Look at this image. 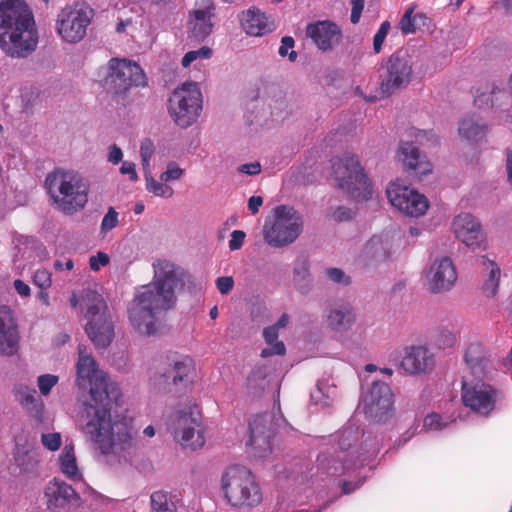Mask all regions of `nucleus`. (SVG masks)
Wrapping results in <instances>:
<instances>
[{
  "label": "nucleus",
  "mask_w": 512,
  "mask_h": 512,
  "mask_svg": "<svg viewBox=\"0 0 512 512\" xmlns=\"http://www.w3.org/2000/svg\"><path fill=\"white\" fill-rule=\"evenodd\" d=\"M76 384L89 389L90 401L83 403L78 414V425L86 441L93 447L97 459L113 466L127 460V455L137 446L136 431L127 422L113 418L112 402L120 395L116 383L98 365L83 345L78 346Z\"/></svg>",
  "instance_id": "nucleus-1"
},
{
  "label": "nucleus",
  "mask_w": 512,
  "mask_h": 512,
  "mask_svg": "<svg viewBox=\"0 0 512 512\" xmlns=\"http://www.w3.org/2000/svg\"><path fill=\"white\" fill-rule=\"evenodd\" d=\"M152 268V281L135 291L128 306L131 326L145 336L159 332L163 315L176 305L177 293L195 287L193 276L169 260L157 259Z\"/></svg>",
  "instance_id": "nucleus-2"
},
{
  "label": "nucleus",
  "mask_w": 512,
  "mask_h": 512,
  "mask_svg": "<svg viewBox=\"0 0 512 512\" xmlns=\"http://www.w3.org/2000/svg\"><path fill=\"white\" fill-rule=\"evenodd\" d=\"M34 14L24 0L0 1V48L9 57L25 58L38 45Z\"/></svg>",
  "instance_id": "nucleus-3"
},
{
  "label": "nucleus",
  "mask_w": 512,
  "mask_h": 512,
  "mask_svg": "<svg viewBox=\"0 0 512 512\" xmlns=\"http://www.w3.org/2000/svg\"><path fill=\"white\" fill-rule=\"evenodd\" d=\"M433 73L430 60L415 49H399L391 54L380 73V92L390 96L406 88L414 78Z\"/></svg>",
  "instance_id": "nucleus-4"
},
{
  "label": "nucleus",
  "mask_w": 512,
  "mask_h": 512,
  "mask_svg": "<svg viewBox=\"0 0 512 512\" xmlns=\"http://www.w3.org/2000/svg\"><path fill=\"white\" fill-rule=\"evenodd\" d=\"M45 188L53 205L67 215L81 210L88 201L86 183L72 170L54 169L45 178Z\"/></svg>",
  "instance_id": "nucleus-5"
},
{
  "label": "nucleus",
  "mask_w": 512,
  "mask_h": 512,
  "mask_svg": "<svg viewBox=\"0 0 512 512\" xmlns=\"http://www.w3.org/2000/svg\"><path fill=\"white\" fill-rule=\"evenodd\" d=\"M227 502L235 508H253L262 502V491L254 474L246 467L233 465L221 478Z\"/></svg>",
  "instance_id": "nucleus-6"
},
{
  "label": "nucleus",
  "mask_w": 512,
  "mask_h": 512,
  "mask_svg": "<svg viewBox=\"0 0 512 512\" xmlns=\"http://www.w3.org/2000/svg\"><path fill=\"white\" fill-rule=\"evenodd\" d=\"M85 307V332L96 348L103 349L114 338L111 313L103 296L93 290H85L82 296Z\"/></svg>",
  "instance_id": "nucleus-7"
},
{
  "label": "nucleus",
  "mask_w": 512,
  "mask_h": 512,
  "mask_svg": "<svg viewBox=\"0 0 512 512\" xmlns=\"http://www.w3.org/2000/svg\"><path fill=\"white\" fill-rule=\"evenodd\" d=\"M303 217L291 206L280 205L274 209L272 220H266L262 229L265 242L273 248H283L294 243L303 231Z\"/></svg>",
  "instance_id": "nucleus-8"
},
{
  "label": "nucleus",
  "mask_w": 512,
  "mask_h": 512,
  "mask_svg": "<svg viewBox=\"0 0 512 512\" xmlns=\"http://www.w3.org/2000/svg\"><path fill=\"white\" fill-rule=\"evenodd\" d=\"M361 437H363L361 430L354 426H348L340 432L338 439L339 450L333 459V465L329 467L332 475L362 466L366 455L374 454L378 451L376 444L372 445L367 441L359 444Z\"/></svg>",
  "instance_id": "nucleus-9"
},
{
  "label": "nucleus",
  "mask_w": 512,
  "mask_h": 512,
  "mask_svg": "<svg viewBox=\"0 0 512 512\" xmlns=\"http://www.w3.org/2000/svg\"><path fill=\"white\" fill-rule=\"evenodd\" d=\"M333 176L337 186L357 201L367 200L371 187L356 156L345 154L332 162Z\"/></svg>",
  "instance_id": "nucleus-10"
},
{
  "label": "nucleus",
  "mask_w": 512,
  "mask_h": 512,
  "mask_svg": "<svg viewBox=\"0 0 512 512\" xmlns=\"http://www.w3.org/2000/svg\"><path fill=\"white\" fill-rule=\"evenodd\" d=\"M174 439L185 448L193 450L205 444L204 427L196 407H183L172 413L167 422Z\"/></svg>",
  "instance_id": "nucleus-11"
},
{
  "label": "nucleus",
  "mask_w": 512,
  "mask_h": 512,
  "mask_svg": "<svg viewBox=\"0 0 512 512\" xmlns=\"http://www.w3.org/2000/svg\"><path fill=\"white\" fill-rule=\"evenodd\" d=\"M93 17L94 10L88 4L75 1L59 11L56 30L64 41L78 43L86 36Z\"/></svg>",
  "instance_id": "nucleus-12"
},
{
  "label": "nucleus",
  "mask_w": 512,
  "mask_h": 512,
  "mask_svg": "<svg viewBox=\"0 0 512 512\" xmlns=\"http://www.w3.org/2000/svg\"><path fill=\"white\" fill-rule=\"evenodd\" d=\"M202 110V94L195 82H186L175 89L169 99V113L181 128L196 122Z\"/></svg>",
  "instance_id": "nucleus-13"
},
{
  "label": "nucleus",
  "mask_w": 512,
  "mask_h": 512,
  "mask_svg": "<svg viewBox=\"0 0 512 512\" xmlns=\"http://www.w3.org/2000/svg\"><path fill=\"white\" fill-rule=\"evenodd\" d=\"M109 74L106 78L108 89L116 95H125L132 87H145L147 78L143 69L136 63L113 58L109 61Z\"/></svg>",
  "instance_id": "nucleus-14"
},
{
  "label": "nucleus",
  "mask_w": 512,
  "mask_h": 512,
  "mask_svg": "<svg viewBox=\"0 0 512 512\" xmlns=\"http://www.w3.org/2000/svg\"><path fill=\"white\" fill-rule=\"evenodd\" d=\"M390 203L400 212L419 217L425 214L429 204L427 198L399 181L391 182L386 189Z\"/></svg>",
  "instance_id": "nucleus-15"
},
{
  "label": "nucleus",
  "mask_w": 512,
  "mask_h": 512,
  "mask_svg": "<svg viewBox=\"0 0 512 512\" xmlns=\"http://www.w3.org/2000/svg\"><path fill=\"white\" fill-rule=\"evenodd\" d=\"M456 267L448 256H437L427 266L424 279L428 290L433 294L450 291L457 281Z\"/></svg>",
  "instance_id": "nucleus-16"
},
{
  "label": "nucleus",
  "mask_w": 512,
  "mask_h": 512,
  "mask_svg": "<svg viewBox=\"0 0 512 512\" xmlns=\"http://www.w3.org/2000/svg\"><path fill=\"white\" fill-rule=\"evenodd\" d=\"M365 415L376 422L390 417L393 407V393L390 387L381 381H374L362 397Z\"/></svg>",
  "instance_id": "nucleus-17"
},
{
  "label": "nucleus",
  "mask_w": 512,
  "mask_h": 512,
  "mask_svg": "<svg viewBox=\"0 0 512 512\" xmlns=\"http://www.w3.org/2000/svg\"><path fill=\"white\" fill-rule=\"evenodd\" d=\"M44 497L51 512H74L80 506V496L61 479L54 478L45 487Z\"/></svg>",
  "instance_id": "nucleus-18"
},
{
  "label": "nucleus",
  "mask_w": 512,
  "mask_h": 512,
  "mask_svg": "<svg viewBox=\"0 0 512 512\" xmlns=\"http://www.w3.org/2000/svg\"><path fill=\"white\" fill-rule=\"evenodd\" d=\"M462 389V399L466 407L482 416H486L493 411L497 391L492 386L484 382L474 384L464 382Z\"/></svg>",
  "instance_id": "nucleus-19"
},
{
  "label": "nucleus",
  "mask_w": 512,
  "mask_h": 512,
  "mask_svg": "<svg viewBox=\"0 0 512 512\" xmlns=\"http://www.w3.org/2000/svg\"><path fill=\"white\" fill-rule=\"evenodd\" d=\"M39 454L35 443L25 434L15 438L13 460L10 466L13 475H32L37 472Z\"/></svg>",
  "instance_id": "nucleus-20"
},
{
  "label": "nucleus",
  "mask_w": 512,
  "mask_h": 512,
  "mask_svg": "<svg viewBox=\"0 0 512 512\" xmlns=\"http://www.w3.org/2000/svg\"><path fill=\"white\" fill-rule=\"evenodd\" d=\"M195 367L189 357H180L173 360L166 371L161 375L166 392H181L193 381Z\"/></svg>",
  "instance_id": "nucleus-21"
},
{
  "label": "nucleus",
  "mask_w": 512,
  "mask_h": 512,
  "mask_svg": "<svg viewBox=\"0 0 512 512\" xmlns=\"http://www.w3.org/2000/svg\"><path fill=\"white\" fill-rule=\"evenodd\" d=\"M250 437L247 442L254 455L266 457L271 452L272 417L268 413L254 416L249 422Z\"/></svg>",
  "instance_id": "nucleus-22"
},
{
  "label": "nucleus",
  "mask_w": 512,
  "mask_h": 512,
  "mask_svg": "<svg viewBox=\"0 0 512 512\" xmlns=\"http://www.w3.org/2000/svg\"><path fill=\"white\" fill-rule=\"evenodd\" d=\"M306 34L322 52L332 51L343 39L341 27L331 20L309 23Z\"/></svg>",
  "instance_id": "nucleus-23"
},
{
  "label": "nucleus",
  "mask_w": 512,
  "mask_h": 512,
  "mask_svg": "<svg viewBox=\"0 0 512 512\" xmlns=\"http://www.w3.org/2000/svg\"><path fill=\"white\" fill-rule=\"evenodd\" d=\"M435 363V355L428 347L413 345L404 349L400 369L408 375L426 374L433 370Z\"/></svg>",
  "instance_id": "nucleus-24"
},
{
  "label": "nucleus",
  "mask_w": 512,
  "mask_h": 512,
  "mask_svg": "<svg viewBox=\"0 0 512 512\" xmlns=\"http://www.w3.org/2000/svg\"><path fill=\"white\" fill-rule=\"evenodd\" d=\"M326 327L337 334L347 333L356 322L353 306L344 301L327 304L323 312Z\"/></svg>",
  "instance_id": "nucleus-25"
},
{
  "label": "nucleus",
  "mask_w": 512,
  "mask_h": 512,
  "mask_svg": "<svg viewBox=\"0 0 512 512\" xmlns=\"http://www.w3.org/2000/svg\"><path fill=\"white\" fill-rule=\"evenodd\" d=\"M19 342L20 334L14 311L8 305H0V355H15Z\"/></svg>",
  "instance_id": "nucleus-26"
},
{
  "label": "nucleus",
  "mask_w": 512,
  "mask_h": 512,
  "mask_svg": "<svg viewBox=\"0 0 512 512\" xmlns=\"http://www.w3.org/2000/svg\"><path fill=\"white\" fill-rule=\"evenodd\" d=\"M452 229L456 238L472 249L479 247L485 239L481 224L470 213L457 215L453 220Z\"/></svg>",
  "instance_id": "nucleus-27"
},
{
  "label": "nucleus",
  "mask_w": 512,
  "mask_h": 512,
  "mask_svg": "<svg viewBox=\"0 0 512 512\" xmlns=\"http://www.w3.org/2000/svg\"><path fill=\"white\" fill-rule=\"evenodd\" d=\"M184 174V169L177 162L170 161L167 163L165 171L160 174L159 180L152 177L150 172L145 173L146 190L157 197L170 198L173 196L174 190L168 183L180 180Z\"/></svg>",
  "instance_id": "nucleus-28"
},
{
  "label": "nucleus",
  "mask_w": 512,
  "mask_h": 512,
  "mask_svg": "<svg viewBox=\"0 0 512 512\" xmlns=\"http://www.w3.org/2000/svg\"><path fill=\"white\" fill-rule=\"evenodd\" d=\"M215 6L211 0H198L190 13V29L193 36L203 40L212 32Z\"/></svg>",
  "instance_id": "nucleus-29"
},
{
  "label": "nucleus",
  "mask_w": 512,
  "mask_h": 512,
  "mask_svg": "<svg viewBox=\"0 0 512 512\" xmlns=\"http://www.w3.org/2000/svg\"><path fill=\"white\" fill-rule=\"evenodd\" d=\"M392 255V243L388 237L374 235L365 244L360 260L364 265H372L386 261Z\"/></svg>",
  "instance_id": "nucleus-30"
},
{
  "label": "nucleus",
  "mask_w": 512,
  "mask_h": 512,
  "mask_svg": "<svg viewBox=\"0 0 512 512\" xmlns=\"http://www.w3.org/2000/svg\"><path fill=\"white\" fill-rule=\"evenodd\" d=\"M398 158L403 165L416 175H426L432 171V165L421 155L418 147L412 142L402 141L398 149Z\"/></svg>",
  "instance_id": "nucleus-31"
},
{
  "label": "nucleus",
  "mask_w": 512,
  "mask_h": 512,
  "mask_svg": "<svg viewBox=\"0 0 512 512\" xmlns=\"http://www.w3.org/2000/svg\"><path fill=\"white\" fill-rule=\"evenodd\" d=\"M243 30L251 36H262L274 30V24L259 9L252 7L240 15Z\"/></svg>",
  "instance_id": "nucleus-32"
},
{
  "label": "nucleus",
  "mask_w": 512,
  "mask_h": 512,
  "mask_svg": "<svg viewBox=\"0 0 512 512\" xmlns=\"http://www.w3.org/2000/svg\"><path fill=\"white\" fill-rule=\"evenodd\" d=\"M489 131L488 125L475 115L467 116L459 122L458 134L471 144L482 141Z\"/></svg>",
  "instance_id": "nucleus-33"
},
{
  "label": "nucleus",
  "mask_w": 512,
  "mask_h": 512,
  "mask_svg": "<svg viewBox=\"0 0 512 512\" xmlns=\"http://www.w3.org/2000/svg\"><path fill=\"white\" fill-rule=\"evenodd\" d=\"M16 397L32 417L39 421H43L44 404L37 396L35 389L20 386L16 390Z\"/></svg>",
  "instance_id": "nucleus-34"
},
{
  "label": "nucleus",
  "mask_w": 512,
  "mask_h": 512,
  "mask_svg": "<svg viewBox=\"0 0 512 512\" xmlns=\"http://www.w3.org/2000/svg\"><path fill=\"white\" fill-rule=\"evenodd\" d=\"M293 283L298 292L308 294L313 287V278L310 273V262L306 257H299L293 268Z\"/></svg>",
  "instance_id": "nucleus-35"
},
{
  "label": "nucleus",
  "mask_w": 512,
  "mask_h": 512,
  "mask_svg": "<svg viewBox=\"0 0 512 512\" xmlns=\"http://www.w3.org/2000/svg\"><path fill=\"white\" fill-rule=\"evenodd\" d=\"M59 463L61 472L70 480L77 481L82 479L72 444H66L64 446L59 455Z\"/></svg>",
  "instance_id": "nucleus-36"
},
{
  "label": "nucleus",
  "mask_w": 512,
  "mask_h": 512,
  "mask_svg": "<svg viewBox=\"0 0 512 512\" xmlns=\"http://www.w3.org/2000/svg\"><path fill=\"white\" fill-rule=\"evenodd\" d=\"M270 380L268 378L267 368L264 366L256 367L247 377L246 386L248 392L253 396H260L269 388Z\"/></svg>",
  "instance_id": "nucleus-37"
},
{
  "label": "nucleus",
  "mask_w": 512,
  "mask_h": 512,
  "mask_svg": "<svg viewBox=\"0 0 512 512\" xmlns=\"http://www.w3.org/2000/svg\"><path fill=\"white\" fill-rule=\"evenodd\" d=\"M503 95L504 91L499 86L490 84L477 91L474 103L478 108H492Z\"/></svg>",
  "instance_id": "nucleus-38"
},
{
  "label": "nucleus",
  "mask_w": 512,
  "mask_h": 512,
  "mask_svg": "<svg viewBox=\"0 0 512 512\" xmlns=\"http://www.w3.org/2000/svg\"><path fill=\"white\" fill-rule=\"evenodd\" d=\"M482 264L488 271V278L483 283L482 290L487 297H493L497 293L499 286L500 268L494 261L485 257H482Z\"/></svg>",
  "instance_id": "nucleus-39"
},
{
  "label": "nucleus",
  "mask_w": 512,
  "mask_h": 512,
  "mask_svg": "<svg viewBox=\"0 0 512 512\" xmlns=\"http://www.w3.org/2000/svg\"><path fill=\"white\" fill-rule=\"evenodd\" d=\"M464 357L475 376L482 374L486 364L483 349L479 344H471L467 348Z\"/></svg>",
  "instance_id": "nucleus-40"
},
{
  "label": "nucleus",
  "mask_w": 512,
  "mask_h": 512,
  "mask_svg": "<svg viewBox=\"0 0 512 512\" xmlns=\"http://www.w3.org/2000/svg\"><path fill=\"white\" fill-rule=\"evenodd\" d=\"M152 512H176V506L168 494L162 490L155 491L150 496Z\"/></svg>",
  "instance_id": "nucleus-41"
},
{
  "label": "nucleus",
  "mask_w": 512,
  "mask_h": 512,
  "mask_svg": "<svg viewBox=\"0 0 512 512\" xmlns=\"http://www.w3.org/2000/svg\"><path fill=\"white\" fill-rule=\"evenodd\" d=\"M212 55V50L207 47L203 46L198 50H191L188 51L182 58V66L183 67H189L192 63L201 61L204 59H209Z\"/></svg>",
  "instance_id": "nucleus-42"
},
{
  "label": "nucleus",
  "mask_w": 512,
  "mask_h": 512,
  "mask_svg": "<svg viewBox=\"0 0 512 512\" xmlns=\"http://www.w3.org/2000/svg\"><path fill=\"white\" fill-rule=\"evenodd\" d=\"M118 218L119 213L113 207H109L101 221L100 233L106 235L109 231L114 229L119 223Z\"/></svg>",
  "instance_id": "nucleus-43"
},
{
  "label": "nucleus",
  "mask_w": 512,
  "mask_h": 512,
  "mask_svg": "<svg viewBox=\"0 0 512 512\" xmlns=\"http://www.w3.org/2000/svg\"><path fill=\"white\" fill-rule=\"evenodd\" d=\"M325 276L329 281L341 286H348L351 284V277L340 268H327L325 270Z\"/></svg>",
  "instance_id": "nucleus-44"
},
{
  "label": "nucleus",
  "mask_w": 512,
  "mask_h": 512,
  "mask_svg": "<svg viewBox=\"0 0 512 512\" xmlns=\"http://www.w3.org/2000/svg\"><path fill=\"white\" fill-rule=\"evenodd\" d=\"M421 18L419 15H413L412 10H408L402 16L399 26L403 34H412L415 33L417 27V21Z\"/></svg>",
  "instance_id": "nucleus-45"
},
{
  "label": "nucleus",
  "mask_w": 512,
  "mask_h": 512,
  "mask_svg": "<svg viewBox=\"0 0 512 512\" xmlns=\"http://www.w3.org/2000/svg\"><path fill=\"white\" fill-rule=\"evenodd\" d=\"M391 25L388 21L382 22L378 31L373 37V51L375 54H379L382 51L383 43L390 31Z\"/></svg>",
  "instance_id": "nucleus-46"
},
{
  "label": "nucleus",
  "mask_w": 512,
  "mask_h": 512,
  "mask_svg": "<svg viewBox=\"0 0 512 512\" xmlns=\"http://www.w3.org/2000/svg\"><path fill=\"white\" fill-rule=\"evenodd\" d=\"M58 380V376L53 374L40 375L37 379L40 393L44 396L48 395L51 389L58 383Z\"/></svg>",
  "instance_id": "nucleus-47"
},
{
  "label": "nucleus",
  "mask_w": 512,
  "mask_h": 512,
  "mask_svg": "<svg viewBox=\"0 0 512 512\" xmlns=\"http://www.w3.org/2000/svg\"><path fill=\"white\" fill-rule=\"evenodd\" d=\"M153 153H154L153 142L149 139L143 140L140 145V156H141L143 168L146 171L145 173L149 172L148 169L150 166V160H151Z\"/></svg>",
  "instance_id": "nucleus-48"
},
{
  "label": "nucleus",
  "mask_w": 512,
  "mask_h": 512,
  "mask_svg": "<svg viewBox=\"0 0 512 512\" xmlns=\"http://www.w3.org/2000/svg\"><path fill=\"white\" fill-rule=\"evenodd\" d=\"M295 41L290 36H285L281 40V45L279 47V54L282 57L288 56L291 62H294L297 59V52L292 50L294 47Z\"/></svg>",
  "instance_id": "nucleus-49"
},
{
  "label": "nucleus",
  "mask_w": 512,
  "mask_h": 512,
  "mask_svg": "<svg viewBox=\"0 0 512 512\" xmlns=\"http://www.w3.org/2000/svg\"><path fill=\"white\" fill-rule=\"evenodd\" d=\"M41 443L43 446L50 450V451H56L60 448L62 439L60 433H43L41 435Z\"/></svg>",
  "instance_id": "nucleus-50"
},
{
  "label": "nucleus",
  "mask_w": 512,
  "mask_h": 512,
  "mask_svg": "<svg viewBox=\"0 0 512 512\" xmlns=\"http://www.w3.org/2000/svg\"><path fill=\"white\" fill-rule=\"evenodd\" d=\"M33 282L40 289H47L51 286V274L45 269H38L33 276Z\"/></svg>",
  "instance_id": "nucleus-51"
},
{
  "label": "nucleus",
  "mask_w": 512,
  "mask_h": 512,
  "mask_svg": "<svg viewBox=\"0 0 512 512\" xmlns=\"http://www.w3.org/2000/svg\"><path fill=\"white\" fill-rule=\"evenodd\" d=\"M447 426L440 415L436 413L429 414L424 419V427L428 430H440Z\"/></svg>",
  "instance_id": "nucleus-52"
},
{
  "label": "nucleus",
  "mask_w": 512,
  "mask_h": 512,
  "mask_svg": "<svg viewBox=\"0 0 512 512\" xmlns=\"http://www.w3.org/2000/svg\"><path fill=\"white\" fill-rule=\"evenodd\" d=\"M109 260L108 254L99 251L96 255L90 257L89 265L93 271H98L102 266H106Z\"/></svg>",
  "instance_id": "nucleus-53"
},
{
  "label": "nucleus",
  "mask_w": 512,
  "mask_h": 512,
  "mask_svg": "<svg viewBox=\"0 0 512 512\" xmlns=\"http://www.w3.org/2000/svg\"><path fill=\"white\" fill-rule=\"evenodd\" d=\"M270 345H271L270 347L264 348L261 351V356L263 358L273 356V355H284L285 354L286 348L282 341H276Z\"/></svg>",
  "instance_id": "nucleus-54"
},
{
  "label": "nucleus",
  "mask_w": 512,
  "mask_h": 512,
  "mask_svg": "<svg viewBox=\"0 0 512 512\" xmlns=\"http://www.w3.org/2000/svg\"><path fill=\"white\" fill-rule=\"evenodd\" d=\"M216 287L223 295L228 294L234 287V280L231 276H222L216 279Z\"/></svg>",
  "instance_id": "nucleus-55"
},
{
  "label": "nucleus",
  "mask_w": 512,
  "mask_h": 512,
  "mask_svg": "<svg viewBox=\"0 0 512 512\" xmlns=\"http://www.w3.org/2000/svg\"><path fill=\"white\" fill-rule=\"evenodd\" d=\"M410 136H414L415 142L420 145H425V142L431 140L436 141V136L433 133L425 130H416L413 128L410 130Z\"/></svg>",
  "instance_id": "nucleus-56"
},
{
  "label": "nucleus",
  "mask_w": 512,
  "mask_h": 512,
  "mask_svg": "<svg viewBox=\"0 0 512 512\" xmlns=\"http://www.w3.org/2000/svg\"><path fill=\"white\" fill-rule=\"evenodd\" d=\"M326 389V385L323 382H319L317 385V389L312 392L311 397L316 402H321V397L326 396L327 399H333L335 396V390L332 389L331 391L328 389L327 393L325 394L324 390Z\"/></svg>",
  "instance_id": "nucleus-57"
},
{
  "label": "nucleus",
  "mask_w": 512,
  "mask_h": 512,
  "mask_svg": "<svg viewBox=\"0 0 512 512\" xmlns=\"http://www.w3.org/2000/svg\"><path fill=\"white\" fill-rule=\"evenodd\" d=\"M246 234L241 230H234L229 240V248L231 251L239 250L244 243Z\"/></svg>",
  "instance_id": "nucleus-58"
},
{
  "label": "nucleus",
  "mask_w": 512,
  "mask_h": 512,
  "mask_svg": "<svg viewBox=\"0 0 512 512\" xmlns=\"http://www.w3.org/2000/svg\"><path fill=\"white\" fill-rule=\"evenodd\" d=\"M364 1L365 0H351V15L350 20L351 23L357 24L360 21L362 11L364 9Z\"/></svg>",
  "instance_id": "nucleus-59"
},
{
  "label": "nucleus",
  "mask_w": 512,
  "mask_h": 512,
  "mask_svg": "<svg viewBox=\"0 0 512 512\" xmlns=\"http://www.w3.org/2000/svg\"><path fill=\"white\" fill-rule=\"evenodd\" d=\"M238 171L250 176L257 175L261 172V165L259 162L245 163L238 167Z\"/></svg>",
  "instance_id": "nucleus-60"
},
{
  "label": "nucleus",
  "mask_w": 512,
  "mask_h": 512,
  "mask_svg": "<svg viewBox=\"0 0 512 512\" xmlns=\"http://www.w3.org/2000/svg\"><path fill=\"white\" fill-rule=\"evenodd\" d=\"M120 172L122 174L129 175L130 180L132 181H136L138 179L135 164L133 162L124 161L120 168Z\"/></svg>",
  "instance_id": "nucleus-61"
},
{
  "label": "nucleus",
  "mask_w": 512,
  "mask_h": 512,
  "mask_svg": "<svg viewBox=\"0 0 512 512\" xmlns=\"http://www.w3.org/2000/svg\"><path fill=\"white\" fill-rule=\"evenodd\" d=\"M278 331L279 329L274 325L266 327L263 331V337L267 344H272L276 342L278 339Z\"/></svg>",
  "instance_id": "nucleus-62"
},
{
  "label": "nucleus",
  "mask_w": 512,
  "mask_h": 512,
  "mask_svg": "<svg viewBox=\"0 0 512 512\" xmlns=\"http://www.w3.org/2000/svg\"><path fill=\"white\" fill-rule=\"evenodd\" d=\"M353 211L346 207H338L333 216L338 221L349 220L353 217Z\"/></svg>",
  "instance_id": "nucleus-63"
},
{
  "label": "nucleus",
  "mask_w": 512,
  "mask_h": 512,
  "mask_svg": "<svg viewBox=\"0 0 512 512\" xmlns=\"http://www.w3.org/2000/svg\"><path fill=\"white\" fill-rule=\"evenodd\" d=\"M123 157L122 150L117 145H112L109 148L108 160L113 164H118Z\"/></svg>",
  "instance_id": "nucleus-64"
}]
</instances>
